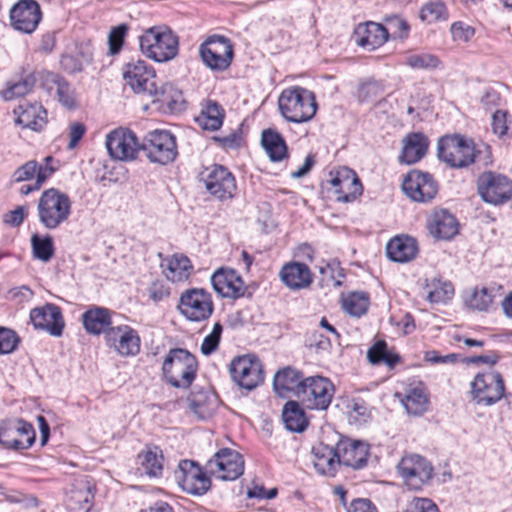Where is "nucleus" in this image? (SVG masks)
<instances>
[{
	"instance_id": "39",
	"label": "nucleus",
	"mask_w": 512,
	"mask_h": 512,
	"mask_svg": "<svg viewBox=\"0 0 512 512\" xmlns=\"http://www.w3.org/2000/svg\"><path fill=\"white\" fill-rule=\"evenodd\" d=\"M152 102H158L161 108L170 113H177L185 108L182 92L171 83H165L160 88L156 85V93L150 94Z\"/></svg>"
},
{
	"instance_id": "3",
	"label": "nucleus",
	"mask_w": 512,
	"mask_h": 512,
	"mask_svg": "<svg viewBox=\"0 0 512 512\" xmlns=\"http://www.w3.org/2000/svg\"><path fill=\"white\" fill-rule=\"evenodd\" d=\"M141 52L156 62L164 63L178 54L179 38L166 25L150 27L139 36Z\"/></svg>"
},
{
	"instance_id": "22",
	"label": "nucleus",
	"mask_w": 512,
	"mask_h": 512,
	"mask_svg": "<svg viewBox=\"0 0 512 512\" xmlns=\"http://www.w3.org/2000/svg\"><path fill=\"white\" fill-rule=\"evenodd\" d=\"M402 189L411 200L426 203L435 197L438 185L431 174L412 170L405 176Z\"/></svg>"
},
{
	"instance_id": "56",
	"label": "nucleus",
	"mask_w": 512,
	"mask_h": 512,
	"mask_svg": "<svg viewBox=\"0 0 512 512\" xmlns=\"http://www.w3.org/2000/svg\"><path fill=\"white\" fill-rule=\"evenodd\" d=\"M406 63L413 69H434L440 60L432 54H413L407 57Z\"/></svg>"
},
{
	"instance_id": "13",
	"label": "nucleus",
	"mask_w": 512,
	"mask_h": 512,
	"mask_svg": "<svg viewBox=\"0 0 512 512\" xmlns=\"http://www.w3.org/2000/svg\"><path fill=\"white\" fill-rule=\"evenodd\" d=\"M35 440L34 426L24 419H6L0 423V444L7 450H27L33 446Z\"/></svg>"
},
{
	"instance_id": "27",
	"label": "nucleus",
	"mask_w": 512,
	"mask_h": 512,
	"mask_svg": "<svg viewBox=\"0 0 512 512\" xmlns=\"http://www.w3.org/2000/svg\"><path fill=\"white\" fill-rule=\"evenodd\" d=\"M336 449L340 464L353 469L366 466L370 456L369 444L360 440L341 439L337 442Z\"/></svg>"
},
{
	"instance_id": "64",
	"label": "nucleus",
	"mask_w": 512,
	"mask_h": 512,
	"mask_svg": "<svg viewBox=\"0 0 512 512\" xmlns=\"http://www.w3.org/2000/svg\"><path fill=\"white\" fill-rule=\"evenodd\" d=\"M347 512H378L371 500L365 498L354 499Z\"/></svg>"
},
{
	"instance_id": "47",
	"label": "nucleus",
	"mask_w": 512,
	"mask_h": 512,
	"mask_svg": "<svg viewBox=\"0 0 512 512\" xmlns=\"http://www.w3.org/2000/svg\"><path fill=\"white\" fill-rule=\"evenodd\" d=\"M35 83L36 77L33 73H30L18 82L8 83L7 88L2 92V96L5 100L25 96L33 89Z\"/></svg>"
},
{
	"instance_id": "31",
	"label": "nucleus",
	"mask_w": 512,
	"mask_h": 512,
	"mask_svg": "<svg viewBox=\"0 0 512 512\" xmlns=\"http://www.w3.org/2000/svg\"><path fill=\"white\" fill-rule=\"evenodd\" d=\"M312 463L317 473L329 477L335 476L341 465L336 447L333 448L324 443L313 446Z\"/></svg>"
},
{
	"instance_id": "9",
	"label": "nucleus",
	"mask_w": 512,
	"mask_h": 512,
	"mask_svg": "<svg viewBox=\"0 0 512 512\" xmlns=\"http://www.w3.org/2000/svg\"><path fill=\"white\" fill-rule=\"evenodd\" d=\"M476 190L483 202L501 206L512 199V180L495 171H484L476 179Z\"/></svg>"
},
{
	"instance_id": "10",
	"label": "nucleus",
	"mask_w": 512,
	"mask_h": 512,
	"mask_svg": "<svg viewBox=\"0 0 512 512\" xmlns=\"http://www.w3.org/2000/svg\"><path fill=\"white\" fill-rule=\"evenodd\" d=\"M199 56L211 71L223 72L232 64L234 47L229 38L214 34L199 45Z\"/></svg>"
},
{
	"instance_id": "57",
	"label": "nucleus",
	"mask_w": 512,
	"mask_h": 512,
	"mask_svg": "<svg viewBox=\"0 0 512 512\" xmlns=\"http://www.w3.org/2000/svg\"><path fill=\"white\" fill-rule=\"evenodd\" d=\"M37 170V161H27L13 172L10 182L11 184H13L32 180L35 176L37 177Z\"/></svg>"
},
{
	"instance_id": "44",
	"label": "nucleus",
	"mask_w": 512,
	"mask_h": 512,
	"mask_svg": "<svg viewBox=\"0 0 512 512\" xmlns=\"http://www.w3.org/2000/svg\"><path fill=\"white\" fill-rule=\"evenodd\" d=\"M282 418L286 428L293 432H302L308 425L305 412L297 401H288L284 405Z\"/></svg>"
},
{
	"instance_id": "14",
	"label": "nucleus",
	"mask_w": 512,
	"mask_h": 512,
	"mask_svg": "<svg viewBox=\"0 0 512 512\" xmlns=\"http://www.w3.org/2000/svg\"><path fill=\"white\" fill-rule=\"evenodd\" d=\"M335 393L334 384L323 376H310L304 379L298 391V400L309 410H326Z\"/></svg>"
},
{
	"instance_id": "49",
	"label": "nucleus",
	"mask_w": 512,
	"mask_h": 512,
	"mask_svg": "<svg viewBox=\"0 0 512 512\" xmlns=\"http://www.w3.org/2000/svg\"><path fill=\"white\" fill-rule=\"evenodd\" d=\"M33 255L36 259L48 262L54 254V245L51 236L41 237L34 234L31 237Z\"/></svg>"
},
{
	"instance_id": "8",
	"label": "nucleus",
	"mask_w": 512,
	"mask_h": 512,
	"mask_svg": "<svg viewBox=\"0 0 512 512\" xmlns=\"http://www.w3.org/2000/svg\"><path fill=\"white\" fill-rule=\"evenodd\" d=\"M207 469L213 480L233 482L245 471L243 455L232 448H220L207 461Z\"/></svg>"
},
{
	"instance_id": "32",
	"label": "nucleus",
	"mask_w": 512,
	"mask_h": 512,
	"mask_svg": "<svg viewBox=\"0 0 512 512\" xmlns=\"http://www.w3.org/2000/svg\"><path fill=\"white\" fill-rule=\"evenodd\" d=\"M281 281L292 290H300L310 286L313 274L310 268L301 262L286 263L279 273Z\"/></svg>"
},
{
	"instance_id": "48",
	"label": "nucleus",
	"mask_w": 512,
	"mask_h": 512,
	"mask_svg": "<svg viewBox=\"0 0 512 512\" xmlns=\"http://www.w3.org/2000/svg\"><path fill=\"white\" fill-rule=\"evenodd\" d=\"M92 61V52L86 47L85 51H80L77 54L63 55L61 58V65L63 69L69 73L80 72L84 65Z\"/></svg>"
},
{
	"instance_id": "19",
	"label": "nucleus",
	"mask_w": 512,
	"mask_h": 512,
	"mask_svg": "<svg viewBox=\"0 0 512 512\" xmlns=\"http://www.w3.org/2000/svg\"><path fill=\"white\" fill-rule=\"evenodd\" d=\"M232 379L242 388L252 390L264 381V370L254 355H242L231 362Z\"/></svg>"
},
{
	"instance_id": "7",
	"label": "nucleus",
	"mask_w": 512,
	"mask_h": 512,
	"mask_svg": "<svg viewBox=\"0 0 512 512\" xmlns=\"http://www.w3.org/2000/svg\"><path fill=\"white\" fill-rule=\"evenodd\" d=\"M175 478L182 491L193 496H203L212 488L213 478L207 469V463L201 466L194 460H181Z\"/></svg>"
},
{
	"instance_id": "40",
	"label": "nucleus",
	"mask_w": 512,
	"mask_h": 512,
	"mask_svg": "<svg viewBox=\"0 0 512 512\" xmlns=\"http://www.w3.org/2000/svg\"><path fill=\"white\" fill-rule=\"evenodd\" d=\"M501 290L502 286L496 284L475 287L473 290L466 293L464 297L465 305L473 310L487 312L493 306L494 299Z\"/></svg>"
},
{
	"instance_id": "24",
	"label": "nucleus",
	"mask_w": 512,
	"mask_h": 512,
	"mask_svg": "<svg viewBox=\"0 0 512 512\" xmlns=\"http://www.w3.org/2000/svg\"><path fill=\"white\" fill-rule=\"evenodd\" d=\"M41 19V8L35 0H20L10 10L12 27L23 33L34 32Z\"/></svg>"
},
{
	"instance_id": "2",
	"label": "nucleus",
	"mask_w": 512,
	"mask_h": 512,
	"mask_svg": "<svg viewBox=\"0 0 512 512\" xmlns=\"http://www.w3.org/2000/svg\"><path fill=\"white\" fill-rule=\"evenodd\" d=\"M199 370L197 357L184 348H171L161 363V378L176 389H189Z\"/></svg>"
},
{
	"instance_id": "37",
	"label": "nucleus",
	"mask_w": 512,
	"mask_h": 512,
	"mask_svg": "<svg viewBox=\"0 0 512 512\" xmlns=\"http://www.w3.org/2000/svg\"><path fill=\"white\" fill-rule=\"evenodd\" d=\"M139 469L150 478H159L163 474L164 455L160 447L146 445L137 455Z\"/></svg>"
},
{
	"instance_id": "46",
	"label": "nucleus",
	"mask_w": 512,
	"mask_h": 512,
	"mask_svg": "<svg viewBox=\"0 0 512 512\" xmlns=\"http://www.w3.org/2000/svg\"><path fill=\"white\" fill-rule=\"evenodd\" d=\"M370 305V298L367 292H351L342 299L343 309L353 317L364 315Z\"/></svg>"
},
{
	"instance_id": "36",
	"label": "nucleus",
	"mask_w": 512,
	"mask_h": 512,
	"mask_svg": "<svg viewBox=\"0 0 512 512\" xmlns=\"http://www.w3.org/2000/svg\"><path fill=\"white\" fill-rule=\"evenodd\" d=\"M418 244L415 238L402 235L392 238L386 245V254L394 262L404 263L416 257Z\"/></svg>"
},
{
	"instance_id": "25",
	"label": "nucleus",
	"mask_w": 512,
	"mask_h": 512,
	"mask_svg": "<svg viewBox=\"0 0 512 512\" xmlns=\"http://www.w3.org/2000/svg\"><path fill=\"white\" fill-rule=\"evenodd\" d=\"M106 344L119 355L130 357L139 353L141 340L137 331L128 325H120L106 333Z\"/></svg>"
},
{
	"instance_id": "55",
	"label": "nucleus",
	"mask_w": 512,
	"mask_h": 512,
	"mask_svg": "<svg viewBox=\"0 0 512 512\" xmlns=\"http://www.w3.org/2000/svg\"><path fill=\"white\" fill-rule=\"evenodd\" d=\"M332 338L326 335L320 328L313 331L308 339L307 346L314 349L316 352H328L332 346Z\"/></svg>"
},
{
	"instance_id": "42",
	"label": "nucleus",
	"mask_w": 512,
	"mask_h": 512,
	"mask_svg": "<svg viewBox=\"0 0 512 512\" xmlns=\"http://www.w3.org/2000/svg\"><path fill=\"white\" fill-rule=\"evenodd\" d=\"M261 144L273 162H279L288 156L287 145L283 136L274 129L262 132Z\"/></svg>"
},
{
	"instance_id": "53",
	"label": "nucleus",
	"mask_w": 512,
	"mask_h": 512,
	"mask_svg": "<svg viewBox=\"0 0 512 512\" xmlns=\"http://www.w3.org/2000/svg\"><path fill=\"white\" fill-rule=\"evenodd\" d=\"M29 320H63V316L59 306L46 303L43 306L33 308L30 311Z\"/></svg>"
},
{
	"instance_id": "61",
	"label": "nucleus",
	"mask_w": 512,
	"mask_h": 512,
	"mask_svg": "<svg viewBox=\"0 0 512 512\" xmlns=\"http://www.w3.org/2000/svg\"><path fill=\"white\" fill-rule=\"evenodd\" d=\"M189 410L199 419H206L212 415V409L206 397L198 396L189 400Z\"/></svg>"
},
{
	"instance_id": "4",
	"label": "nucleus",
	"mask_w": 512,
	"mask_h": 512,
	"mask_svg": "<svg viewBox=\"0 0 512 512\" xmlns=\"http://www.w3.org/2000/svg\"><path fill=\"white\" fill-rule=\"evenodd\" d=\"M278 106L282 116L294 123L311 120L317 111L314 93L301 86L284 89L279 96Z\"/></svg>"
},
{
	"instance_id": "45",
	"label": "nucleus",
	"mask_w": 512,
	"mask_h": 512,
	"mask_svg": "<svg viewBox=\"0 0 512 512\" xmlns=\"http://www.w3.org/2000/svg\"><path fill=\"white\" fill-rule=\"evenodd\" d=\"M425 290L426 297L431 303H446L454 295V287L451 282L436 278L426 284Z\"/></svg>"
},
{
	"instance_id": "60",
	"label": "nucleus",
	"mask_w": 512,
	"mask_h": 512,
	"mask_svg": "<svg viewBox=\"0 0 512 512\" xmlns=\"http://www.w3.org/2000/svg\"><path fill=\"white\" fill-rule=\"evenodd\" d=\"M450 32L454 41L469 42L475 35V28L463 21L451 24Z\"/></svg>"
},
{
	"instance_id": "20",
	"label": "nucleus",
	"mask_w": 512,
	"mask_h": 512,
	"mask_svg": "<svg viewBox=\"0 0 512 512\" xmlns=\"http://www.w3.org/2000/svg\"><path fill=\"white\" fill-rule=\"evenodd\" d=\"M395 397L399 399L406 412L413 416L423 415L430 405V393L426 384L415 378L409 379L403 392H396Z\"/></svg>"
},
{
	"instance_id": "17",
	"label": "nucleus",
	"mask_w": 512,
	"mask_h": 512,
	"mask_svg": "<svg viewBox=\"0 0 512 512\" xmlns=\"http://www.w3.org/2000/svg\"><path fill=\"white\" fill-rule=\"evenodd\" d=\"M201 176L206 190L218 200H231L235 196L236 180L228 168L214 164L205 168Z\"/></svg>"
},
{
	"instance_id": "54",
	"label": "nucleus",
	"mask_w": 512,
	"mask_h": 512,
	"mask_svg": "<svg viewBox=\"0 0 512 512\" xmlns=\"http://www.w3.org/2000/svg\"><path fill=\"white\" fill-rule=\"evenodd\" d=\"M129 30V26L126 23H122L110 30L108 36L109 53L111 55L118 54L122 49L125 37Z\"/></svg>"
},
{
	"instance_id": "51",
	"label": "nucleus",
	"mask_w": 512,
	"mask_h": 512,
	"mask_svg": "<svg viewBox=\"0 0 512 512\" xmlns=\"http://www.w3.org/2000/svg\"><path fill=\"white\" fill-rule=\"evenodd\" d=\"M420 18L428 23L445 21L448 19V12L443 2H430L420 10Z\"/></svg>"
},
{
	"instance_id": "18",
	"label": "nucleus",
	"mask_w": 512,
	"mask_h": 512,
	"mask_svg": "<svg viewBox=\"0 0 512 512\" xmlns=\"http://www.w3.org/2000/svg\"><path fill=\"white\" fill-rule=\"evenodd\" d=\"M123 78L128 86L137 94H155L157 76L152 66L146 61L132 60L124 65Z\"/></svg>"
},
{
	"instance_id": "5",
	"label": "nucleus",
	"mask_w": 512,
	"mask_h": 512,
	"mask_svg": "<svg viewBox=\"0 0 512 512\" xmlns=\"http://www.w3.org/2000/svg\"><path fill=\"white\" fill-rule=\"evenodd\" d=\"M70 197L57 188L42 192L37 205L40 223L49 230H54L67 222L71 214Z\"/></svg>"
},
{
	"instance_id": "63",
	"label": "nucleus",
	"mask_w": 512,
	"mask_h": 512,
	"mask_svg": "<svg viewBox=\"0 0 512 512\" xmlns=\"http://www.w3.org/2000/svg\"><path fill=\"white\" fill-rule=\"evenodd\" d=\"M406 512H440L437 505L429 498L415 497Z\"/></svg>"
},
{
	"instance_id": "52",
	"label": "nucleus",
	"mask_w": 512,
	"mask_h": 512,
	"mask_svg": "<svg viewBox=\"0 0 512 512\" xmlns=\"http://www.w3.org/2000/svg\"><path fill=\"white\" fill-rule=\"evenodd\" d=\"M383 92L384 86L382 82L371 79L359 86L357 97L361 102H369L380 97Z\"/></svg>"
},
{
	"instance_id": "15",
	"label": "nucleus",
	"mask_w": 512,
	"mask_h": 512,
	"mask_svg": "<svg viewBox=\"0 0 512 512\" xmlns=\"http://www.w3.org/2000/svg\"><path fill=\"white\" fill-rule=\"evenodd\" d=\"M97 491L94 480L89 476L73 479L65 492L64 504L68 512H90Z\"/></svg>"
},
{
	"instance_id": "41",
	"label": "nucleus",
	"mask_w": 512,
	"mask_h": 512,
	"mask_svg": "<svg viewBox=\"0 0 512 512\" xmlns=\"http://www.w3.org/2000/svg\"><path fill=\"white\" fill-rule=\"evenodd\" d=\"M225 112L222 106L213 100H207L202 105L200 114L195 117V122L203 130L216 131L218 130L224 120Z\"/></svg>"
},
{
	"instance_id": "34",
	"label": "nucleus",
	"mask_w": 512,
	"mask_h": 512,
	"mask_svg": "<svg viewBox=\"0 0 512 512\" xmlns=\"http://www.w3.org/2000/svg\"><path fill=\"white\" fill-rule=\"evenodd\" d=\"M429 140L422 132H412L403 139L402 152L399 155V162L404 164H415L427 153Z\"/></svg>"
},
{
	"instance_id": "43",
	"label": "nucleus",
	"mask_w": 512,
	"mask_h": 512,
	"mask_svg": "<svg viewBox=\"0 0 512 512\" xmlns=\"http://www.w3.org/2000/svg\"><path fill=\"white\" fill-rule=\"evenodd\" d=\"M164 274L172 282H181L187 280L191 274L193 266L190 259L182 254H174L162 264Z\"/></svg>"
},
{
	"instance_id": "62",
	"label": "nucleus",
	"mask_w": 512,
	"mask_h": 512,
	"mask_svg": "<svg viewBox=\"0 0 512 512\" xmlns=\"http://www.w3.org/2000/svg\"><path fill=\"white\" fill-rule=\"evenodd\" d=\"M148 296L155 303L163 301L170 295L169 286L163 281H154L147 289Z\"/></svg>"
},
{
	"instance_id": "26",
	"label": "nucleus",
	"mask_w": 512,
	"mask_h": 512,
	"mask_svg": "<svg viewBox=\"0 0 512 512\" xmlns=\"http://www.w3.org/2000/svg\"><path fill=\"white\" fill-rule=\"evenodd\" d=\"M40 80L41 87L49 94L54 91L63 107L74 110L79 106L75 89L62 75L47 71L41 74Z\"/></svg>"
},
{
	"instance_id": "33",
	"label": "nucleus",
	"mask_w": 512,
	"mask_h": 512,
	"mask_svg": "<svg viewBox=\"0 0 512 512\" xmlns=\"http://www.w3.org/2000/svg\"><path fill=\"white\" fill-rule=\"evenodd\" d=\"M356 43L368 50H374L387 42V31L380 23L368 21L360 23L354 30Z\"/></svg>"
},
{
	"instance_id": "1",
	"label": "nucleus",
	"mask_w": 512,
	"mask_h": 512,
	"mask_svg": "<svg viewBox=\"0 0 512 512\" xmlns=\"http://www.w3.org/2000/svg\"><path fill=\"white\" fill-rule=\"evenodd\" d=\"M437 156L453 169L467 168L473 163H478L484 168L493 164L490 145L476 146L471 138L461 134L440 137L437 143Z\"/></svg>"
},
{
	"instance_id": "16",
	"label": "nucleus",
	"mask_w": 512,
	"mask_h": 512,
	"mask_svg": "<svg viewBox=\"0 0 512 512\" xmlns=\"http://www.w3.org/2000/svg\"><path fill=\"white\" fill-rule=\"evenodd\" d=\"M178 309L187 320H208L214 310L211 294L203 288H191L182 292Z\"/></svg>"
},
{
	"instance_id": "12",
	"label": "nucleus",
	"mask_w": 512,
	"mask_h": 512,
	"mask_svg": "<svg viewBox=\"0 0 512 512\" xmlns=\"http://www.w3.org/2000/svg\"><path fill=\"white\" fill-rule=\"evenodd\" d=\"M141 148L150 162L161 165L173 162L178 155L176 137L168 130L148 132Z\"/></svg>"
},
{
	"instance_id": "11",
	"label": "nucleus",
	"mask_w": 512,
	"mask_h": 512,
	"mask_svg": "<svg viewBox=\"0 0 512 512\" xmlns=\"http://www.w3.org/2000/svg\"><path fill=\"white\" fill-rule=\"evenodd\" d=\"M397 471L403 483L410 489L419 491L428 485L434 477V467L429 460L419 454L404 455Z\"/></svg>"
},
{
	"instance_id": "50",
	"label": "nucleus",
	"mask_w": 512,
	"mask_h": 512,
	"mask_svg": "<svg viewBox=\"0 0 512 512\" xmlns=\"http://www.w3.org/2000/svg\"><path fill=\"white\" fill-rule=\"evenodd\" d=\"M386 25L385 30L387 31V40L389 36L393 39H405L409 36L410 25L408 22L398 15H389L384 19Z\"/></svg>"
},
{
	"instance_id": "28",
	"label": "nucleus",
	"mask_w": 512,
	"mask_h": 512,
	"mask_svg": "<svg viewBox=\"0 0 512 512\" xmlns=\"http://www.w3.org/2000/svg\"><path fill=\"white\" fill-rule=\"evenodd\" d=\"M214 290L223 297L240 298L244 296L246 287L241 276L233 269L219 268L211 276Z\"/></svg>"
},
{
	"instance_id": "6",
	"label": "nucleus",
	"mask_w": 512,
	"mask_h": 512,
	"mask_svg": "<svg viewBox=\"0 0 512 512\" xmlns=\"http://www.w3.org/2000/svg\"><path fill=\"white\" fill-rule=\"evenodd\" d=\"M506 385L499 371L489 369L477 373L470 382L471 401L478 406L489 407L505 395Z\"/></svg>"
},
{
	"instance_id": "29",
	"label": "nucleus",
	"mask_w": 512,
	"mask_h": 512,
	"mask_svg": "<svg viewBox=\"0 0 512 512\" xmlns=\"http://www.w3.org/2000/svg\"><path fill=\"white\" fill-rule=\"evenodd\" d=\"M16 123L23 128L41 131L47 124V111L40 103L23 102L14 109Z\"/></svg>"
},
{
	"instance_id": "21",
	"label": "nucleus",
	"mask_w": 512,
	"mask_h": 512,
	"mask_svg": "<svg viewBox=\"0 0 512 512\" xmlns=\"http://www.w3.org/2000/svg\"><path fill=\"white\" fill-rule=\"evenodd\" d=\"M106 147L113 159L131 161L141 148L135 133L129 129H115L107 135Z\"/></svg>"
},
{
	"instance_id": "23",
	"label": "nucleus",
	"mask_w": 512,
	"mask_h": 512,
	"mask_svg": "<svg viewBox=\"0 0 512 512\" xmlns=\"http://www.w3.org/2000/svg\"><path fill=\"white\" fill-rule=\"evenodd\" d=\"M329 183L338 202H352L363 192L362 183L354 170L341 167L330 172Z\"/></svg>"
},
{
	"instance_id": "38",
	"label": "nucleus",
	"mask_w": 512,
	"mask_h": 512,
	"mask_svg": "<svg viewBox=\"0 0 512 512\" xmlns=\"http://www.w3.org/2000/svg\"><path fill=\"white\" fill-rule=\"evenodd\" d=\"M304 379L300 371L285 367L275 374L273 387L276 393L282 397H287L289 393H293L298 398V391L301 390Z\"/></svg>"
},
{
	"instance_id": "59",
	"label": "nucleus",
	"mask_w": 512,
	"mask_h": 512,
	"mask_svg": "<svg viewBox=\"0 0 512 512\" xmlns=\"http://www.w3.org/2000/svg\"><path fill=\"white\" fill-rule=\"evenodd\" d=\"M20 342L19 336L15 331L0 327V354L12 353Z\"/></svg>"
},
{
	"instance_id": "35",
	"label": "nucleus",
	"mask_w": 512,
	"mask_h": 512,
	"mask_svg": "<svg viewBox=\"0 0 512 512\" xmlns=\"http://www.w3.org/2000/svg\"><path fill=\"white\" fill-rule=\"evenodd\" d=\"M366 358L372 366L385 365L389 370H393L403 362L400 354L394 348H389L384 339L376 340L368 348Z\"/></svg>"
},
{
	"instance_id": "58",
	"label": "nucleus",
	"mask_w": 512,
	"mask_h": 512,
	"mask_svg": "<svg viewBox=\"0 0 512 512\" xmlns=\"http://www.w3.org/2000/svg\"><path fill=\"white\" fill-rule=\"evenodd\" d=\"M223 327L220 322H215L211 332L204 338L201 344V352L204 355L213 353L219 345Z\"/></svg>"
},
{
	"instance_id": "30",
	"label": "nucleus",
	"mask_w": 512,
	"mask_h": 512,
	"mask_svg": "<svg viewBox=\"0 0 512 512\" xmlns=\"http://www.w3.org/2000/svg\"><path fill=\"white\" fill-rule=\"evenodd\" d=\"M428 229L437 239L450 240L459 232L456 217L446 209L435 210L428 219Z\"/></svg>"
}]
</instances>
